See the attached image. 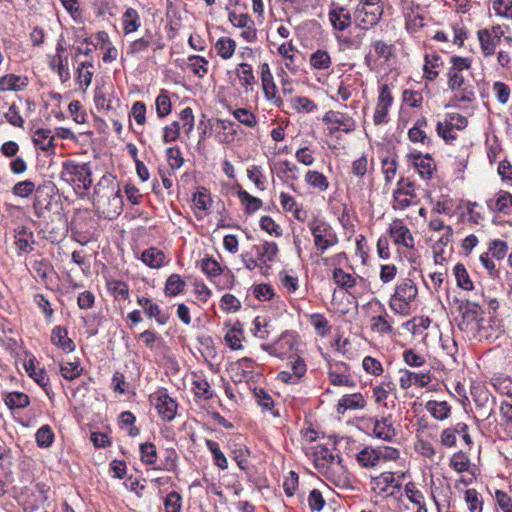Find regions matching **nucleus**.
Wrapping results in <instances>:
<instances>
[{
  "label": "nucleus",
  "mask_w": 512,
  "mask_h": 512,
  "mask_svg": "<svg viewBox=\"0 0 512 512\" xmlns=\"http://www.w3.org/2000/svg\"><path fill=\"white\" fill-rule=\"evenodd\" d=\"M61 177L77 189L88 190L92 185V170L89 163L67 160L63 163Z\"/></svg>",
  "instance_id": "f257e3e1"
},
{
  "label": "nucleus",
  "mask_w": 512,
  "mask_h": 512,
  "mask_svg": "<svg viewBox=\"0 0 512 512\" xmlns=\"http://www.w3.org/2000/svg\"><path fill=\"white\" fill-rule=\"evenodd\" d=\"M418 295V289L413 280L406 278L396 285L395 292L390 299L391 309L400 315L410 313V304Z\"/></svg>",
  "instance_id": "f03ea898"
},
{
  "label": "nucleus",
  "mask_w": 512,
  "mask_h": 512,
  "mask_svg": "<svg viewBox=\"0 0 512 512\" xmlns=\"http://www.w3.org/2000/svg\"><path fill=\"white\" fill-rule=\"evenodd\" d=\"M333 280L337 288L333 292L332 304L337 312L345 315L349 311V289L352 287V276L341 268H336L333 272Z\"/></svg>",
  "instance_id": "7ed1b4c3"
},
{
  "label": "nucleus",
  "mask_w": 512,
  "mask_h": 512,
  "mask_svg": "<svg viewBox=\"0 0 512 512\" xmlns=\"http://www.w3.org/2000/svg\"><path fill=\"white\" fill-rule=\"evenodd\" d=\"M94 196L99 206L107 205V214L109 216L119 215L123 208V196L119 186H103L99 182L94 190Z\"/></svg>",
  "instance_id": "20e7f679"
},
{
  "label": "nucleus",
  "mask_w": 512,
  "mask_h": 512,
  "mask_svg": "<svg viewBox=\"0 0 512 512\" xmlns=\"http://www.w3.org/2000/svg\"><path fill=\"white\" fill-rule=\"evenodd\" d=\"M480 310L478 305L468 304L462 311L458 327L469 339L472 337H487L481 326V322L484 318L481 317Z\"/></svg>",
  "instance_id": "39448f33"
},
{
  "label": "nucleus",
  "mask_w": 512,
  "mask_h": 512,
  "mask_svg": "<svg viewBox=\"0 0 512 512\" xmlns=\"http://www.w3.org/2000/svg\"><path fill=\"white\" fill-rule=\"evenodd\" d=\"M468 125L465 116L459 113H448L444 121H438L436 130L438 135L447 143L451 144L457 139L456 131L464 130Z\"/></svg>",
  "instance_id": "423d86ee"
},
{
  "label": "nucleus",
  "mask_w": 512,
  "mask_h": 512,
  "mask_svg": "<svg viewBox=\"0 0 512 512\" xmlns=\"http://www.w3.org/2000/svg\"><path fill=\"white\" fill-rule=\"evenodd\" d=\"M314 434V431H310L305 435L306 439L310 442L304 447L305 454L312 458L317 468H328L330 464L334 463L335 457L327 446L320 443H314Z\"/></svg>",
  "instance_id": "0eeeda50"
},
{
  "label": "nucleus",
  "mask_w": 512,
  "mask_h": 512,
  "mask_svg": "<svg viewBox=\"0 0 512 512\" xmlns=\"http://www.w3.org/2000/svg\"><path fill=\"white\" fill-rule=\"evenodd\" d=\"M150 403L155 407L162 420L172 421L177 412V402L168 395L164 388L158 389L149 396Z\"/></svg>",
  "instance_id": "6e6552de"
},
{
  "label": "nucleus",
  "mask_w": 512,
  "mask_h": 512,
  "mask_svg": "<svg viewBox=\"0 0 512 512\" xmlns=\"http://www.w3.org/2000/svg\"><path fill=\"white\" fill-rule=\"evenodd\" d=\"M310 230L314 236L317 249L324 251L336 243V236L327 223L315 220L310 223Z\"/></svg>",
  "instance_id": "1a4fd4ad"
},
{
  "label": "nucleus",
  "mask_w": 512,
  "mask_h": 512,
  "mask_svg": "<svg viewBox=\"0 0 512 512\" xmlns=\"http://www.w3.org/2000/svg\"><path fill=\"white\" fill-rule=\"evenodd\" d=\"M392 103L393 97L388 84H381L379 87L378 102L373 115L375 125H380L388 121V111Z\"/></svg>",
  "instance_id": "9d476101"
},
{
  "label": "nucleus",
  "mask_w": 512,
  "mask_h": 512,
  "mask_svg": "<svg viewBox=\"0 0 512 512\" xmlns=\"http://www.w3.org/2000/svg\"><path fill=\"white\" fill-rule=\"evenodd\" d=\"M389 234L396 245L414 249V238L409 228L400 219H394L389 226Z\"/></svg>",
  "instance_id": "9b49d317"
},
{
  "label": "nucleus",
  "mask_w": 512,
  "mask_h": 512,
  "mask_svg": "<svg viewBox=\"0 0 512 512\" xmlns=\"http://www.w3.org/2000/svg\"><path fill=\"white\" fill-rule=\"evenodd\" d=\"M323 121L328 125L332 134L339 132L349 134L352 128V118L338 111L327 112L323 117Z\"/></svg>",
  "instance_id": "f8f14e48"
},
{
  "label": "nucleus",
  "mask_w": 512,
  "mask_h": 512,
  "mask_svg": "<svg viewBox=\"0 0 512 512\" xmlns=\"http://www.w3.org/2000/svg\"><path fill=\"white\" fill-rule=\"evenodd\" d=\"M293 348V335L288 331L281 333L279 339L275 343L262 345V349H264L270 355L277 357L285 356L287 352L293 350Z\"/></svg>",
  "instance_id": "ddd939ff"
},
{
  "label": "nucleus",
  "mask_w": 512,
  "mask_h": 512,
  "mask_svg": "<svg viewBox=\"0 0 512 512\" xmlns=\"http://www.w3.org/2000/svg\"><path fill=\"white\" fill-rule=\"evenodd\" d=\"M329 20L334 29L339 31L345 30L351 24L350 9L346 6L333 3L329 11Z\"/></svg>",
  "instance_id": "4468645a"
},
{
  "label": "nucleus",
  "mask_w": 512,
  "mask_h": 512,
  "mask_svg": "<svg viewBox=\"0 0 512 512\" xmlns=\"http://www.w3.org/2000/svg\"><path fill=\"white\" fill-rule=\"evenodd\" d=\"M431 378L428 373H415L407 369L399 371L400 387L404 390L409 389L412 385H417L421 388L426 387Z\"/></svg>",
  "instance_id": "2eb2a0df"
},
{
  "label": "nucleus",
  "mask_w": 512,
  "mask_h": 512,
  "mask_svg": "<svg viewBox=\"0 0 512 512\" xmlns=\"http://www.w3.org/2000/svg\"><path fill=\"white\" fill-rule=\"evenodd\" d=\"M261 81L265 97L268 100L273 101L276 106H281L282 99L276 96V85L267 63H264L261 66Z\"/></svg>",
  "instance_id": "dca6fc26"
},
{
  "label": "nucleus",
  "mask_w": 512,
  "mask_h": 512,
  "mask_svg": "<svg viewBox=\"0 0 512 512\" xmlns=\"http://www.w3.org/2000/svg\"><path fill=\"white\" fill-rule=\"evenodd\" d=\"M487 207L493 212L502 214L512 213V194L500 190L495 194L494 198L487 201Z\"/></svg>",
  "instance_id": "f3484780"
},
{
  "label": "nucleus",
  "mask_w": 512,
  "mask_h": 512,
  "mask_svg": "<svg viewBox=\"0 0 512 512\" xmlns=\"http://www.w3.org/2000/svg\"><path fill=\"white\" fill-rule=\"evenodd\" d=\"M28 269L34 278L46 282L48 275L53 271V266L49 260L38 256L29 260Z\"/></svg>",
  "instance_id": "a211bd4d"
},
{
  "label": "nucleus",
  "mask_w": 512,
  "mask_h": 512,
  "mask_svg": "<svg viewBox=\"0 0 512 512\" xmlns=\"http://www.w3.org/2000/svg\"><path fill=\"white\" fill-rule=\"evenodd\" d=\"M51 342L65 352H73L75 344L68 337L67 329L62 326H55L51 332Z\"/></svg>",
  "instance_id": "6ab92c4d"
},
{
  "label": "nucleus",
  "mask_w": 512,
  "mask_h": 512,
  "mask_svg": "<svg viewBox=\"0 0 512 512\" xmlns=\"http://www.w3.org/2000/svg\"><path fill=\"white\" fill-rule=\"evenodd\" d=\"M477 37L482 54L485 57L492 56L495 53L499 41L491 36V33L488 32V28L478 30Z\"/></svg>",
  "instance_id": "aec40b11"
},
{
  "label": "nucleus",
  "mask_w": 512,
  "mask_h": 512,
  "mask_svg": "<svg viewBox=\"0 0 512 512\" xmlns=\"http://www.w3.org/2000/svg\"><path fill=\"white\" fill-rule=\"evenodd\" d=\"M382 456V450L372 449L369 447H365L361 450L357 455V462L365 468H370L376 466Z\"/></svg>",
  "instance_id": "412c9836"
},
{
  "label": "nucleus",
  "mask_w": 512,
  "mask_h": 512,
  "mask_svg": "<svg viewBox=\"0 0 512 512\" xmlns=\"http://www.w3.org/2000/svg\"><path fill=\"white\" fill-rule=\"evenodd\" d=\"M252 249L256 252L261 264L274 261L278 253V246L275 242H265L262 245H254Z\"/></svg>",
  "instance_id": "4be33fe9"
},
{
  "label": "nucleus",
  "mask_w": 512,
  "mask_h": 512,
  "mask_svg": "<svg viewBox=\"0 0 512 512\" xmlns=\"http://www.w3.org/2000/svg\"><path fill=\"white\" fill-rule=\"evenodd\" d=\"M33 143L42 151L48 152L54 149V136L50 129L40 128L35 131Z\"/></svg>",
  "instance_id": "5701e85b"
},
{
  "label": "nucleus",
  "mask_w": 512,
  "mask_h": 512,
  "mask_svg": "<svg viewBox=\"0 0 512 512\" xmlns=\"http://www.w3.org/2000/svg\"><path fill=\"white\" fill-rule=\"evenodd\" d=\"M165 254L155 247H150L144 250L141 254V260L150 268H160L165 260Z\"/></svg>",
  "instance_id": "b1692460"
},
{
  "label": "nucleus",
  "mask_w": 512,
  "mask_h": 512,
  "mask_svg": "<svg viewBox=\"0 0 512 512\" xmlns=\"http://www.w3.org/2000/svg\"><path fill=\"white\" fill-rule=\"evenodd\" d=\"M404 491L409 501L417 506L416 512H427L424 495L416 488L414 482H408L404 487Z\"/></svg>",
  "instance_id": "393cba45"
},
{
  "label": "nucleus",
  "mask_w": 512,
  "mask_h": 512,
  "mask_svg": "<svg viewBox=\"0 0 512 512\" xmlns=\"http://www.w3.org/2000/svg\"><path fill=\"white\" fill-rule=\"evenodd\" d=\"M122 24L125 34L137 31L141 25L139 13L134 8H127L122 16Z\"/></svg>",
  "instance_id": "a878e982"
},
{
  "label": "nucleus",
  "mask_w": 512,
  "mask_h": 512,
  "mask_svg": "<svg viewBox=\"0 0 512 512\" xmlns=\"http://www.w3.org/2000/svg\"><path fill=\"white\" fill-rule=\"evenodd\" d=\"M26 85L25 80L15 74L0 77V92L20 91Z\"/></svg>",
  "instance_id": "bb28decb"
},
{
  "label": "nucleus",
  "mask_w": 512,
  "mask_h": 512,
  "mask_svg": "<svg viewBox=\"0 0 512 512\" xmlns=\"http://www.w3.org/2000/svg\"><path fill=\"white\" fill-rule=\"evenodd\" d=\"M236 73L241 85L245 87L246 91L252 90V87L256 84V78L251 65L247 63L239 64Z\"/></svg>",
  "instance_id": "cd10ccee"
},
{
  "label": "nucleus",
  "mask_w": 512,
  "mask_h": 512,
  "mask_svg": "<svg viewBox=\"0 0 512 512\" xmlns=\"http://www.w3.org/2000/svg\"><path fill=\"white\" fill-rule=\"evenodd\" d=\"M426 410L438 420H444L449 417L451 407L446 401H428L425 406Z\"/></svg>",
  "instance_id": "c85d7f7f"
},
{
  "label": "nucleus",
  "mask_w": 512,
  "mask_h": 512,
  "mask_svg": "<svg viewBox=\"0 0 512 512\" xmlns=\"http://www.w3.org/2000/svg\"><path fill=\"white\" fill-rule=\"evenodd\" d=\"M215 50L222 59H230L236 50V42L229 37H220L215 43Z\"/></svg>",
  "instance_id": "c756f323"
},
{
  "label": "nucleus",
  "mask_w": 512,
  "mask_h": 512,
  "mask_svg": "<svg viewBox=\"0 0 512 512\" xmlns=\"http://www.w3.org/2000/svg\"><path fill=\"white\" fill-rule=\"evenodd\" d=\"M380 0H360L358 7L360 10L366 11L367 16L366 24L375 25L378 21Z\"/></svg>",
  "instance_id": "7c9ffc66"
},
{
  "label": "nucleus",
  "mask_w": 512,
  "mask_h": 512,
  "mask_svg": "<svg viewBox=\"0 0 512 512\" xmlns=\"http://www.w3.org/2000/svg\"><path fill=\"white\" fill-rule=\"evenodd\" d=\"M153 43V35L147 31L141 38H138L130 43L127 53L132 56H136L142 52H145L150 45Z\"/></svg>",
  "instance_id": "2f4dec72"
},
{
  "label": "nucleus",
  "mask_w": 512,
  "mask_h": 512,
  "mask_svg": "<svg viewBox=\"0 0 512 512\" xmlns=\"http://www.w3.org/2000/svg\"><path fill=\"white\" fill-rule=\"evenodd\" d=\"M373 433L380 439L391 440L395 436V430L389 419L376 420L373 425Z\"/></svg>",
  "instance_id": "473e14b6"
},
{
  "label": "nucleus",
  "mask_w": 512,
  "mask_h": 512,
  "mask_svg": "<svg viewBox=\"0 0 512 512\" xmlns=\"http://www.w3.org/2000/svg\"><path fill=\"white\" fill-rule=\"evenodd\" d=\"M453 271L458 287L467 291L473 290V282L470 279L467 269L462 263H457L454 266Z\"/></svg>",
  "instance_id": "72a5a7b5"
},
{
  "label": "nucleus",
  "mask_w": 512,
  "mask_h": 512,
  "mask_svg": "<svg viewBox=\"0 0 512 512\" xmlns=\"http://www.w3.org/2000/svg\"><path fill=\"white\" fill-rule=\"evenodd\" d=\"M190 70L199 78H203L208 73V61L199 55H192L188 57L187 62Z\"/></svg>",
  "instance_id": "f704fd0d"
},
{
  "label": "nucleus",
  "mask_w": 512,
  "mask_h": 512,
  "mask_svg": "<svg viewBox=\"0 0 512 512\" xmlns=\"http://www.w3.org/2000/svg\"><path fill=\"white\" fill-rule=\"evenodd\" d=\"M24 368L28 375L33 378L38 385L43 388L48 385L49 378L46 372L41 368H36L33 360H29L28 362L24 363Z\"/></svg>",
  "instance_id": "c9c22d12"
},
{
  "label": "nucleus",
  "mask_w": 512,
  "mask_h": 512,
  "mask_svg": "<svg viewBox=\"0 0 512 512\" xmlns=\"http://www.w3.org/2000/svg\"><path fill=\"white\" fill-rule=\"evenodd\" d=\"M185 281L178 274H172L168 277L164 292L167 296H176L184 291Z\"/></svg>",
  "instance_id": "e433bc0d"
},
{
  "label": "nucleus",
  "mask_w": 512,
  "mask_h": 512,
  "mask_svg": "<svg viewBox=\"0 0 512 512\" xmlns=\"http://www.w3.org/2000/svg\"><path fill=\"white\" fill-rule=\"evenodd\" d=\"M427 127V120L426 118H420L418 119L414 126L409 130L408 132V136H409V139L412 141V142H421V143H425V141H429L427 135H426V132H425V128Z\"/></svg>",
  "instance_id": "4c0bfd02"
},
{
  "label": "nucleus",
  "mask_w": 512,
  "mask_h": 512,
  "mask_svg": "<svg viewBox=\"0 0 512 512\" xmlns=\"http://www.w3.org/2000/svg\"><path fill=\"white\" fill-rule=\"evenodd\" d=\"M82 371L83 368L80 366L79 360L62 362L60 364V373L62 377L70 381L79 377Z\"/></svg>",
  "instance_id": "58836bf2"
},
{
  "label": "nucleus",
  "mask_w": 512,
  "mask_h": 512,
  "mask_svg": "<svg viewBox=\"0 0 512 512\" xmlns=\"http://www.w3.org/2000/svg\"><path fill=\"white\" fill-rule=\"evenodd\" d=\"M92 67H93L92 62L86 61V62L80 63L76 69V74H77L76 80L80 85L84 84V86H85L84 90H86L92 82L93 72L91 70H89V68H92Z\"/></svg>",
  "instance_id": "ea45409f"
},
{
  "label": "nucleus",
  "mask_w": 512,
  "mask_h": 512,
  "mask_svg": "<svg viewBox=\"0 0 512 512\" xmlns=\"http://www.w3.org/2000/svg\"><path fill=\"white\" fill-rule=\"evenodd\" d=\"M237 194L239 199L241 200V203L245 206L246 213L251 214L261 208V199L250 195L245 190H239Z\"/></svg>",
  "instance_id": "a19ab883"
},
{
  "label": "nucleus",
  "mask_w": 512,
  "mask_h": 512,
  "mask_svg": "<svg viewBox=\"0 0 512 512\" xmlns=\"http://www.w3.org/2000/svg\"><path fill=\"white\" fill-rule=\"evenodd\" d=\"M50 67L55 70L62 82H66L70 79V73L67 68V59H64L62 55H55L51 62Z\"/></svg>",
  "instance_id": "79ce46f5"
},
{
  "label": "nucleus",
  "mask_w": 512,
  "mask_h": 512,
  "mask_svg": "<svg viewBox=\"0 0 512 512\" xmlns=\"http://www.w3.org/2000/svg\"><path fill=\"white\" fill-rule=\"evenodd\" d=\"M192 390L196 397L204 400H208L213 396L210 384L206 379L198 378L194 380Z\"/></svg>",
  "instance_id": "37998d69"
},
{
  "label": "nucleus",
  "mask_w": 512,
  "mask_h": 512,
  "mask_svg": "<svg viewBox=\"0 0 512 512\" xmlns=\"http://www.w3.org/2000/svg\"><path fill=\"white\" fill-rule=\"evenodd\" d=\"M5 404L10 409L25 408L29 405V397L21 392H12L6 396Z\"/></svg>",
  "instance_id": "c03bdc74"
},
{
  "label": "nucleus",
  "mask_w": 512,
  "mask_h": 512,
  "mask_svg": "<svg viewBox=\"0 0 512 512\" xmlns=\"http://www.w3.org/2000/svg\"><path fill=\"white\" fill-rule=\"evenodd\" d=\"M141 461L146 465H154L157 461V449L151 442H145L140 445Z\"/></svg>",
  "instance_id": "a18cd8bd"
},
{
  "label": "nucleus",
  "mask_w": 512,
  "mask_h": 512,
  "mask_svg": "<svg viewBox=\"0 0 512 512\" xmlns=\"http://www.w3.org/2000/svg\"><path fill=\"white\" fill-rule=\"evenodd\" d=\"M206 446L213 455L215 465L222 470L226 469L228 467V461L220 450L218 443L213 440H206Z\"/></svg>",
  "instance_id": "49530a36"
},
{
  "label": "nucleus",
  "mask_w": 512,
  "mask_h": 512,
  "mask_svg": "<svg viewBox=\"0 0 512 512\" xmlns=\"http://www.w3.org/2000/svg\"><path fill=\"white\" fill-rule=\"evenodd\" d=\"M306 182L320 191H324L328 188L327 178L318 171H308L305 175Z\"/></svg>",
  "instance_id": "de8ad7c7"
},
{
  "label": "nucleus",
  "mask_w": 512,
  "mask_h": 512,
  "mask_svg": "<svg viewBox=\"0 0 512 512\" xmlns=\"http://www.w3.org/2000/svg\"><path fill=\"white\" fill-rule=\"evenodd\" d=\"M155 105L158 117L164 118L170 114L171 101L165 90H162L161 93L157 96Z\"/></svg>",
  "instance_id": "09e8293b"
},
{
  "label": "nucleus",
  "mask_w": 512,
  "mask_h": 512,
  "mask_svg": "<svg viewBox=\"0 0 512 512\" xmlns=\"http://www.w3.org/2000/svg\"><path fill=\"white\" fill-rule=\"evenodd\" d=\"M415 166L422 178L429 179L432 176L434 165L431 157L426 156L417 158Z\"/></svg>",
  "instance_id": "8fccbe9b"
},
{
  "label": "nucleus",
  "mask_w": 512,
  "mask_h": 512,
  "mask_svg": "<svg viewBox=\"0 0 512 512\" xmlns=\"http://www.w3.org/2000/svg\"><path fill=\"white\" fill-rule=\"evenodd\" d=\"M330 63V56L324 50H317L310 57V64L315 69H327Z\"/></svg>",
  "instance_id": "3c124183"
},
{
  "label": "nucleus",
  "mask_w": 512,
  "mask_h": 512,
  "mask_svg": "<svg viewBox=\"0 0 512 512\" xmlns=\"http://www.w3.org/2000/svg\"><path fill=\"white\" fill-rule=\"evenodd\" d=\"M232 114L240 123L247 127L253 128L257 124L256 116L248 109L238 108Z\"/></svg>",
  "instance_id": "603ef678"
},
{
  "label": "nucleus",
  "mask_w": 512,
  "mask_h": 512,
  "mask_svg": "<svg viewBox=\"0 0 512 512\" xmlns=\"http://www.w3.org/2000/svg\"><path fill=\"white\" fill-rule=\"evenodd\" d=\"M492 10L498 16L512 19V1L511 0H495L492 3Z\"/></svg>",
  "instance_id": "864d4df0"
},
{
  "label": "nucleus",
  "mask_w": 512,
  "mask_h": 512,
  "mask_svg": "<svg viewBox=\"0 0 512 512\" xmlns=\"http://www.w3.org/2000/svg\"><path fill=\"white\" fill-rule=\"evenodd\" d=\"M35 190V184L31 180H24L16 183L12 188V193L21 198L29 197Z\"/></svg>",
  "instance_id": "5fc2aeb1"
},
{
  "label": "nucleus",
  "mask_w": 512,
  "mask_h": 512,
  "mask_svg": "<svg viewBox=\"0 0 512 512\" xmlns=\"http://www.w3.org/2000/svg\"><path fill=\"white\" fill-rule=\"evenodd\" d=\"M54 440V433L50 426L44 425L36 433V441L40 447H49Z\"/></svg>",
  "instance_id": "6e6d98bb"
},
{
  "label": "nucleus",
  "mask_w": 512,
  "mask_h": 512,
  "mask_svg": "<svg viewBox=\"0 0 512 512\" xmlns=\"http://www.w3.org/2000/svg\"><path fill=\"white\" fill-rule=\"evenodd\" d=\"M108 289L116 299L125 300L129 296V288L125 282L114 280L108 282Z\"/></svg>",
  "instance_id": "4d7b16f0"
},
{
  "label": "nucleus",
  "mask_w": 512,
  "mask_h": 512,
  "mask_svg": "<svg viewBox=\"0 0 512 512\" xmlns=\"http://www.w3.org/2000/svg\"><path fill=\"white\" fill-rule=\"evenodd\" d=\"M182 506L181 495L176 492H170L164 500V507L166 512H180Z\"/></svg>",
  "instance_id": "13d9d810"
},
{
  "label": "nucleus",
  "mask_w": 512,
  "mask_h": 512,
  "mask_svg": "<svg viewBox=\"0 0 512 512\" xmlns=\"http://www.w3.org/2000/svg\"><path fill=\"white\" fill-rule=\"evenodd\" d=\"M201 270L209 277L219 276L222 272L219 263L213 258L206 257L201 260Z\"/></svg>",
  "instance_id": "bf43d9fd"
},
{
  "label": "nucleus",
  "mask_w": 512,
  "mask_h": 512,
  "mask_svg": "<svg viewBox=\"0 0 512 512\" xmlns=\"http://www.w3.org/2000/svg\"><path fill=\"white\" fill-rule=\"evenodd\" d=\"M492 90L495 94L497 101L501 104H506L510 99V87L501 81H496L493 84Z\"/></svg>",
  "instance_id": "052dcab7"
},
{
  "label": "nucleus",
  "mask_w": 512,
  "mask_h": 512,
  "mask_svg": "<svg viewBox=\"0 0 512 512\" xmlns=\"http://www.w3.org/2000/svg\"><path fill=\"white\" fill-rule=\"evenodd\" d=\"M465 501L470 512H482L483 502L479 499L475 489H468L465 492Z\"/></svg>",
  "instance_id": "680f3d73"
},
{
  "label": "nucleus",
  "mask_w": 512,
  "mask_h": 512,
  "mask_svg": "<svg viewBox=\"0 0 512 512\" xmlns=\"http://www.w3.org/2000/svg\"><path fill=\"white\" fill-rule=\"evenodd\" d=\"M166 156L172 170L179 169L184 163L181 151L177 146L168 148L166 150Z\"/></svg>",
  "instance_id": "e2e57ef3"
},
{
  "label": "nucleus",
  "mask_w": 512,
  "mask_h": 512,
  "mask_svg": "<svg viewBox=\"0 0 512 512\" xmlns=\"http://www.w3.org/2000/svg\"><path fill=\"white\" fill-rule=\"evenodd\" d=\"M470 464L469 458L463 452L453 454L450 460V466L457 472H464Z\"/></svg>",
  "instance_id": "0e129e2a"
},
{
  "label": "nucleus",
  "mask_w": 512,
  "mask_h": 512,
  "mask_svg": "<svg viewBox=\"0 0 512 512\" xmlns=\"http://www.w3.org/2000/svg\"><path fill=\"white\" fill-rule=\"evenodd\" d=\"M193 203L196 209L206 211L209 209L212 200L207 190L203 189L194 194Z\"/></svg>",
  "instance_id": "69168bd1"
},
{
  "label": "nucleus",
  "mask_w": 512,
  "mask_h": 512,
  "mask_svg": "<svg viewBox=\"0 0 512 512\" xmlns=\"http://www.w3.org/2000/svg\"><path fill=\"white\" fill-rule=\"evenodd\" d=\"M362 367L367 373L374 376H379L383 372L382 364L370 356H367L362 360Z\"/></svg>",
  "instance_id": "338daca9"
},
{
  "label": "nucleus",
  "mask_w": 512,
  "mask_h": 512,
  "mask_svg": "<svg viewBox=\"0 0 512 512\" xmlns=\"http://www.w3.org/2000/svg\"><path fill=\"white\" fill-rule=\"evenodd\" d=\"M495 498L498 506L503 512H512V499L506 492L496 490Z\"/></svg>",
  "instance_id": "774afa93"
}]
</instances>
